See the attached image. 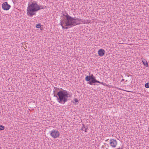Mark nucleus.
<instances>
[{
	"mask_svg": "<svg viewBox=\"0 0 149 149\" xmlns=\"http://www.w3.org/2000/svg\"><path fill=\"white\" fill-rule=\"evenodd\" d=\"M74 101L75 102H78V100L77 99V98H75L74 99Z\"/></svg>",
	"mask_w": 149,
	"mask_h": 149,
	"instance_id": "nucleus-15",
	"label": "nucleus"
},
{
	"mask_svg": "<svg viewBox=\"0 0 149 149\" xmlns=\"http://www.w3.org/2000/svg\"><path fill=\"white\" fill-rule=\"evenodd\" d=\"M41 6H39L36 1H33L32 2L31 4L28 5L27 9V14L30 17L35 15L36 13L35 12L40 9H43L44 8H41Z\"/></svg>",
	"mask_w": 149,
	"mask_h": 149,
	"instance_id": "nucleus-3",
	"label": "nucleus"
},
{
	"mask_svg": "<svg viewBox=\"0 0 149 149\" xmlns=\"http://www.w3.org/2000/svg\"><path fill=\"white\" fill-rule=\"evenodd\" d=\"M5 128V127L2 125H0V130H4Z\"/></svg>",
	"mask_w": 149,
	"mask_h": 149,
	"instance_id": "nucleus-13",
	"label": "nucleus"
},
{
	"mask_svg": "<svg viewBox=\"0 0 149 149\" xmlns=\"http://www.w3.org/2000/svg\"><path fill=\"white\" fill-rule=\"evenodd\" d=\"M90 74V72H89V74Z\"/></svg>",
	"mask_w": 149,
	"mask_h": 149,
	"instance_id": "nucleus-20",
	"label": "nucleus"
},
{
	"mask_svg": "<svg viewBox=\"0 0 149 149\" xmlns=\"http://www.w3.org/2000/svg\"><path fill=\"white\" fill-rule=\"evenodd\" d=\"M85 80L87 81H90L91 80V78L90 76H87L85 77Z\"/></svg>",
	"mask_w": 149,
	"mask_h": 149,
	"instance_id": "nucleus-11",
	"label": "nucleus"
},
{
	"mask_svg": "<svg viewBox=\"0 0 149 149\" xmlns=\"http://www.w3.org/2000/svg\"><path fill=\"white\" fill-rule=\"evenodd\" d=\"M50 132V135L54 138H56L59 136V132L57 130H52Z\"/></svg>",
	"mask_w": 149,
	"mask_h": 149,
	"instance_id": "nucleus-4",
	"label": "nucleus"
},
{
	"mask_svg": "<svg viewBox=\"0 0 149 149\" xmlns=\"http://www.w3.org/2000/svg\"><path fill=\"white\" fill-rule=\"evenodd\" d=\"M83 126L81 128V130L86 132H87V130H88V127L87 126H85L84 124H83Z\"/></svg>",
	"mask_w": 149,
	"mask_h": 149,
	"instance_id": "nucleus-10",
	"label": "nucleus"
},
{
	"mask_svg": "<svg viewBox=\"0 0 149 149\" xmlns=\"http://www.w3.org/2000/svg\"><path fill=\"white\" fill-rule=\"evenodd\" d=\"M89 76H90L91 78V79L94 77V76L93 75V74H92L91 75H89Z\"/></svg>",
	"mask_w": 149,
	"mask_h": 149,
	"instance_id": "nucleus-16",
	"label": "nucleus"
},
{
	"mask_svg": "<svg viewBox=\"0 0 149 149\" xmlns=\"http://www.w3.org/2000/svg\"><path fill=\"white\" fill-rule=\"evenodd\" d=\"M63 16L65 17H63V20L61 21L60 22L63 29H67L72 26L80 24H81L79 22L80 21L83 22L80 19L72 18L67 14L66 15L63 14Z\"/></svg>",
	"mask_w": 149,
	"mask_h": 149,
	"instance_id": "nucleus-1",
	"label": "nucleus"
},
{
	"mask_svg": "<svg viewBox=\"0 0 149 149\" xmlns=\"http://www.w3.org/2000/svg\"><path fill=\"white\" fill-rule=\"evenodd\" d=\"M142 61L144 65L146 67L148 66V65L147 61L144 58H142Z\"/></svg>",
	"mask_w": 149,
	"mask_h": 149,
	"instance_id": "nucleus-9",
	"label": "nucleus"
},
{
	"mask_svg": "<svg viewBox=\"0 0 149 149\" xmlns=\"http://www.w3.org/2000/svg\"><path fill=\"white\" fill-rule=\"evenodd\" d=\"M41 25L40 24H38L36 25V27L37 28H40L41 27Z\"/></svg>",
	"mask_w": 149,
	"mask_h": 149,
	"instance_id": "nucleus-14",
	"label": "nucleus"
},
{
	"mask_svg": "<svg viewBox=\"0 0 149 149\" xmlns=\"http://www.w3.org/2000/svg\"><path fill=\"white\" fill-rule=\"evenodd\" d=\"M105 52V51L104 49H100L98 50V53L99 56H102L104 55Z\"/></svg>",
	"mask_w": 149,
	"mask_h": 149,
	"instance_id": "nucleus-8",
	"label": "nucleus"
},
{
	"mask_svg": "<svg viewBox=\"0 0 149 149\" xmlns=\"http://www.w3.org/2000/svg\"><path fill=\"white\" fill-rule=\"evenodd\" d=\"M145 86L146 88H149V83L148 82L146 83Z\"/></svg>",
	"mask_w": 149,
	"mask_h": 149,
	"instance_id": "nucleus-12",
	"label": "nucleus"
},
{
	"mask_svg": "<svg viewBox=\"0 0 149 149\" xmlns=\"http://www.w3.org/2000/svg\"><path fill=\"white\" fill-rule=\"evenodd\" d=\"M54 96L57 97V100L59 103L64 104L67 101L68 98L71 97L72 95L66 91L62 90L58 92L56 95L54 94Z\"/></svg>",
	"mask_w": 149,
	"mask_h": 149,
	"instance_id": "nucleus-2",
	"label": "nucleus"
},
{
	"mask_svg": "<svg viewBox=\"0 0 149 149\" xmlns=\"http://www.w3.org/2000/svg\"><path fill=\"white\" fill-rule=\"evenodd\" d=\"M2 7L3 10H9L11 6L7 2H5L2 4Z\"/></svg>",
	"mask_w": 149,
	"mask_h": 149,
	"instance_id": "nucleus-6",
	"label": "nucleus"
},
{
	"mask_svg": "<svg viewBox=\"0 0 149 149\" xmlns=\"http://www.w3.org/2000/svg\"><path fill=\"white\" fill-rule=\"evenodd\" d=\"M55 90H56V89H57V88H55Z\"/></svg>",
	"mask_w": 149,
	"mask_h": 149,
	"instance_id": "nucleus-18",
	"label": "nucleus"
},
{
	"mask_svg": "<svg viewBox=\"0 0 149 149\" xmlns=\"http://www.w3.org/2000/svg\"><path fill=\"white\" fill-rule=\"evenodd\" d=\"M41 6V8H44L43 6H42V5Z\"/></svg>",
	"mask_w": 149,
	"mask_h": 149,
	"instance_id": "nucleus-19",
	"label": "nucleus"
},
{
	"mask_svg": "<svg viewBox=\"0 0 149 149\" xmlns=\"http://www.w3.org/2000/svg\"><path fill=\"white\" fill-rule=\"evenodd\" d=\"M124 81V79H123L122 80H121V81Z\"/></svg>",
	"mask_w": 149,
	"mask_h": 149,
	"instance_id": "nucleus-17",
	"label": "nucleus"
},
{
	"mask_svg": "<svg viewBox=\"0 0 149 149\" xmlns=\"http://www.w3.org/2000/svg\"><path fill=\"white\" fill-rule=\"evenodd\" d=\"M110 146L113 148H115L117 145V143L116 140L114 139H111L110 140Z\"/></svg>",
	"mask_w": 149,
	"mask_h": 149,
	"instance_id": "nucleus-7",
	"label": "nucleus"
},
{
	"mask_svg": "<svg viewBox=\"0 0 149 149\" xmlns=\"http://www.w3.org/2000/svg\"><path fill=\"white\" fill-rule=\"evenodd\" d=\"M98 83L100 84H102L103 85H104V83H103L102 82H100L99 81L95 79V77H94L92 78L91 79V80L88 83L91 85H92L93 83Z\"/></svg>",
	"mask_w": 149,
	"mask_h": 149,
	"instance_id": "nucleus-5",
	"label": "nucleus"
}]
</instances>
